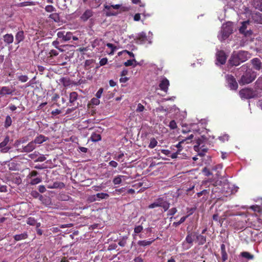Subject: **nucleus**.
I'll return each mask as SVG.
<instances>
[{"instance_id": "17", "label": "nucleus", "mask_w": 262, "mask_h": 262, "mask_svg": "<svg viewBox=\"0 0 262 262\" xmlns=\"http://www.w3.org/2000/svg\"><path fill=\"white\" fill-rule=\"evenodd\" d=\"M253 68L256 70H260L261 68L262 63L258 58H254L251 60Z\"/></svg>"}, {"instance_id": "40", "label": "nucleus", "mask_w": 262, "mask_h": 262, "mask_svg": "<svg viewBox=\"0 0 262 262\" xmlns=\"http://www.w3.org/2000/svg\"><path fill=\"white\" fill-rule=\"evenodd\" d=\"M8 167L10 170H16L18 169V165L15 162H9Z\"/></svg>"}, {"instance_id": "29", "label": "nucleus", "mask_w": 262, "mask_h": 262, "mask_svg": "<svg viewBox=\"0 0 262 262\" xmlns=\"http://www.w3.org/2000/svg\"><path fill=\"white\" fill-rule=\"evenodd\" d=\"M196 239L199 245H203L206 242V236L202 234H198L196 235Z\"/></svg>"}, {"instance_id": "10", "label": "nucleus", "mask_w": 262, "mask_h": 262, "mask_svg": "<svg viewBox=\"0 0 262 262\" xmlns=\"http://www.w3.org/2000/svg\"><path fill=\"white\" fill-rule=\"evenodd\" d=\"M9 137L7 136L5 138L3 141L0 143V149L2 152L6 153L11 149L10 147L7 146L8 142H9Z\"/></svg>"}, {"instance_id": "7", "label": "nucleus", "mask_w": 262, "mask_h": 262, "mask_svg": "<svg viewBox=\"0 0 262 262\" xmlns=\"http://www.w3.org/2000/svg\"><path fill=\"white\" fill-rule=\"evenodd\" d=\"M216 64H224L226 63L227 56L224 51L218 50L216 53Z\"/></svg>"}, {"instance_id": "43", "label": "nucleus", "mask_w": 262, "mask_h": 262, "mask_svg": "<svg viewBox=\"0 0 262 262\" xmlns=\"http://www.w3.org/2000/svg\"><path fill=\"white\" fill-rule=\"evenodd\" d=\"M96 196L98 200H100V199H105L108 198L109 195L106 193L101 192L97 193Z\"/></svg>"}, {"instance_id": "59", "label": "nucleus", "mask_w": 262, "mask_h": 262, "mask_svg": "<svg viewBox=\"0 0 262 262\" xmlns=\"http://www.w3.org/2000/svg\"><path fill=\"white\" fill-rule=\"evenodd\" d=\"M117 14V12L113 10V9L106 10V14L107 16L116 15Z\"/></svg>"}, {"instance_id": "11", "label": "nucleus", "mask_w": 262, "mask_h": 262, "mask_svg": "<svg viewBox=\"0 0 262 262\" xmlns=\"http://www.w3.org/2000/svg\"><path fill=\"white\" fill-rule=\"evenodd\" d=\"M230 64L232 66H237L243 62L238 59V56L235 52H234L229 60Z\"/></svg>"}, {"instance_id": "30", "label": "nucleus", "mask_w": 262, "mask_h": 262, "mask_svg": "<svg viewBox=\"0 0 262 262\" xmlns=\"http://www.w3.org/2000/svg\"><path fill=\"white\" fill-rule=\"evenodd\" d=\"M223 166L221 164H217L214 166H212L211 170L213 171H217V173L216 174L217 177H219L221 176V170L222 169Z\"/></svg>"}, {"instance_id": "41", "label": "nucleus", "mask_w": 262, "mask_h": 262, "mask_svg": "<svg viewBox=\"0 0 262 262\" xmlns=\"http://www.w3.org/2000/svg\"><path fill=\"white\" fill-rule=\"evenodd\" d=\"M104 8L106 10H110V9H115L118 10L121 7V5L119 4L116 5H104Z\"/></svg>"}, {"instance_id": "20", "label": "nucleus", "mask_w": 262, "mask_h": 262, "mask_svg": "<svg viewBox=\"0 0 262 262\" xmlns=\"http://www.w3.org/2000/svg\"><path fill=\"white\" fill-rule=\"evenodd\" d=\"M48 138L47 137L43 135H39L33 140L34 144H41L44 142H46L48 140Z\"/></svg>"}, {"instance_id": "5", "label": "nucleus", "mask_w": 262, "mask_h": 262, "mask_svg": "<svg viewBox=\"0 0 262 262\" xmlns=\"http://www.w3.org/2000/svg\"><path fill=\"white\" fill-rule=\"evenodd\" d=\"M59 54L58 51L51 50L47 56L43 59V61L49 64H55L58 62V58L56 59V57Z\"/></svg>"}, {"instance_id": "19", "label": "nucleus", "mask_w": 262, "mask_h": 262, "mask_svg": "<svg viewBox=\"0 0 262 262\" xmlns=\"http://www.w3.org/2000/svg\"><path fill=\"white\" fill-rule=\"evenodd\" d=\"M25 39L24 32L23 30L19 31L15 35V44L18 45Z\"/></svg>"}, {"instance_id": "55", "label": "nucleus", "mask_w": 262, "mask_h": 262, "mask_svg": "<svg viewBox=\"0 0 262 262\" xmlns=\"http://www.w3.org/2000/svg\"><path fill=\"white\" fill-rule=\"evenodd\" d=\"M169 127L171 129H174L177 128V125L176 121L174 120H171L169 123Z\"/></svg>"}, {"instance_id": "1", "label": "nucleus", "mask_w": 262, "mask_h": 262, "mask_svg": "<svg viewBox=\"0 0 262 262\" xmlns=\"http://www.w3.org/2000/svg\"><path fill=\"white\" fill-rule=\"evenodd\" d=\"M240 69L241 72H243L238 80V83L241 85L250 84L256 79L257 76L256 73L246 64L243 65Z\"/></svg>"}, {"instance_id": "63", "label": "nucleus", "mask_w": 262, "mask_h": 262, "mask_svg": "<svg viewBox=\"0 0 262 262\" xmlns=\"http://www.w3.org/2000/svg\"><path fill=\"white\" fill-rule=\"evenodd\" d=\"M144 106L142 104H141V103H139L138 104L136 111L137 112H142L144 111Z\"/></svg>"}, {"instance_id": "21", "label": "nucleus", "mask_w": 262, "mask_h": 262, "mask_svg": "<svg viewBox=\"0 0 262 262\" xmlns=\"http://www.w3.org/2000/svg\"><path fill=\"white\" fill-rule=\"evenodd\" d=\"M137 43H143L147 40V37L145 33L141 32L139 33L135 39Z\"/></svg>"}, {"instance_id": "28", "label": "nucleus", "mask_w": 262, "mask_h": 262, "mask_svg": "<svg viewBox=\"0 0 262 262\" xmlns=\"http://www.w3.org/2000/svg\"><path fill=\"white\" fill-rule=\"evenodd\" d=\"M90 139L92 142H96L101 140V136L100 134L94 132L91 135Z\"/></svg>"}, {"instance_id": "45", "label": "nucleus", "mask_w": 262, "mask_h": 262, "mask_svg": "<svg viewBox=\"0 0 262 262\" xmlns=\"http://www.w3.org/2000/svg\"><path fill=\"white\" fill-rule=\"evenodd\" d=\"M158 144L157 141L155 138H152L150 139L149 144L148 145V147L150 149H152L155 148Z\"/></svg>"}, {"instance_id": "27", "label": "nucleus", "mask_w": 262, "mask_h": 262, "mask_svg": "<svg viewBox=\"0 0 262 262\" xmlns=\"http://www.w3.org/2000/svg\"><path fill=\"white\" fill-rule=\"evenodd\" d=\"M195 235V234H193V233L188 231L187 232V235L185 238V241L186 242V243L192 245L193 242L194 241V237Z\"/></svg>"}, {"instance_id": "25", "label": "nucleus", "mask_w": 262, "mask_h": 262, "mask_svg": "<svg viewBox=\"0 0 262 262\" xmlns=\"http://www.w3.org/2000/svg\"><path fill=\"white\" fill-rule=\"evenodd\" d=\"M4 42L8 45L12 43L14 41V37L12 34H6L3 36Z\"/></svg>"}, {"instance_id": "16", "label": "nucleus", "mask_w": 262, "mask_h": 262, "mask_svg": "<svg viewBox=\"0 0 262 262\" xmlns=\"http://www.w3.org/2000/svg\"><path fill=\"white\" fill-rule=\"evenodd\" d=\"M93 15V12L91 9H86L81 15L80 19L83 21H87Z\"/></svg>"}, {"instance_id": "9", "label": "nucleus", "mask_w": 262, "mask_h": 262, "mask_svg": "<svg viewBox=\"0 0 262 262\" xmlns=\"http://www.w3.org/2000/svg\"><path fill=\"white\" fill-rule=\"evenodd\" d=\"M36 147V145L33 141L30 142L27 145L23 146L21 148L18 150L21 152H30Z\"/></svg>"}, {"instance_id": "37", "label": "nucleus", "mask_w": 262, "mask_h": 262, "mask_svg": "<svg viewBox=\"0 0 262 262\" xmlns=\"http://www.w3.org/2000/svg\"><path fill=\"white\" fill-rule=\"evenodd\" d=\"M78 94L76 92H73L70 93L69 97V101L71 103H74V102L77 99Z\"/></svg>"}, {"instance_id": "23", "label": "nucleus", "mask_w": 262, "mask_h": 262, "mask_svg": "<svg viewBox=\"0 0 262 262\" xmlns=\"http://www.w3.org/2000/svg\"><path fill=\"white\" fill-rule=\"evenodd\" d=\"M14 90H12L8 86H3L0 89V95L5 96L6 95H11L13 94Z\"/></svg>"}, {"instance_id": "50", "label": "nucleus", "mask_w": 262, "mask_h": 262, "mask_svg": "<svg viewBox=\"0 0 262 262\" xmlns=\"http://www.w3.org/2000/svg\"><path fill=\"white\" fill-rule=\"evenodd\" d=\"M41 182V178H36L32 179L30 182V184L31 185H34L40 183Z\"/></svg>"}, {"instance_id": "51", "label": "nucleus", "mask_w": 262, "mask_h": 262, "mask_svg": "<svg viewBox=\"0 0 262 262\" xmlns=\"http://www.w3.org/2000/svg\"><path fill=\"white\" fill-rule=\"evenodd\" d=\"M46 12L51 13L56 11V9L52 5H47L45 8Z\"/></svg>"}, {"instance_id": "3", "label": "nucleus", "mask_w": 262, "mask_h": 262, "mask_svg": "<svg viewBox=\"0 0 262 262\" xmlns=\"http://www.w3.org/2000/svg\"><path fill=\"white\" fill-rule=\"evenodd\" d=\"M170 206V203L166 201L163 198H159L148 206L150 209L157 207H162L164 211L168 210Z\"/></svg>"}, {"instance_id": "13", "label": "nucleus", "mask_w": 262, "mask_h": 262, "mask_svg": "<svg viewBox=\"0 0 262 262\" xmlns=\"http://www.w3.org/2000/svg\"><path fill=\"white\" fill-rule=\"evenodd\" d=\"M207 141V138L204 136H201L196 140V145L193 146V149L195 151L200 150V146L205 144Z\"/></svg>"}, {"instance_id": "38", "label": "nucleus", "mask_w": 262, "mask_h": 262, "mask_svg": "<svg viewBox=\"0 0 262 262\" xmlns=\"http://www.w3.org/2000/svg\"><path fill=\"white\" fill-rule=\"evenodd\" d=\"M249 24V21H245L242 23V26L240 27L239 31L241 33H245V31L248 29V25Z\"/></svg>"}, {"instance_id": "60", "label": "nucleus", "mask_w": 262, "mask_h": 262, "mask_svg": "<svg viewBox=\"0 0 262 262\" xmlns=\"http://www.w3.org/2000/svg\"><path fill=\"white\" fill-rule=\"evenodd\" d=\"M203 172L205 174L206 176H209L212 175V172L210 171L208 168L207 167H204L202 170Z\"/></svg>"}, {"instance_id": "57", "label": "nucleus", "mask_w": 262, "mask_h": 262, "mask_svg": "<svg viewBox=\"0 0 262 262\" xmlns=\"http://www.w3.org/2000/svg\"><path fill=\"white\" fill-rule=\"evenodd\" d=\"M143 227L141 225L136 226L134 228V232L135 233H139L143 230Z\"/></svg>"}, {"instance_id": "18", "label": "nucleus", "mask_w": 262, "mask_h": 262, "mask_svg": "<svg viewBox=\"0 0 262 262\" xmlns=\"http://www.w3.org/2000/svg\"><path fill=\"white\" fill-rule=\"evenodd\" d=\"M254 89L257 91V92L262 93V75L259 76L254 82Z\"/></svg>"}, {"instance_id": "44", "label": "nucleus", "mask_w": 262, "mask_h": 262, "mask_svg": "<svg viewBox=\"0 0 262 262\" xmlns=\"http://www.w3.org/2000/svg\"><path fill=\"white\" fill-rule=\"evenodd\" d=\"M101 43H103L101 39L97 38L95 39L92 43V46L93 48L99 46Z\"/></svg>"}, {"instance_id": "48", "label": "nucleus", "mask_w": 262, "mask_h": 262, "mask_svg": "<svg viewBox=\"0 0 262 262\" xmlns=\"http://www.w3.org/2000/svg\"><path fill=\"white\" fill-rule=\"evenodd\" d=\"M187 217H188V215L182 217L179 222H174L173 223V226L177 227L179 225H180V224H181L182 223H184L185 221V220Z\"/></svg>"}, {"instance_id": "6", "label": "nucleus", "mask_w": 262, "mask_h": 262, "mask_svg": "<svg viewBox=\"0 0 262 262\" xmlns=\"http://www.w3.org/2000/svg\"><path fill=\"white\" fill-rule=\"evenodd\" d=\"M225 79L228 88L231 90L236 91L238 85L235 78L232 75L227 74L225 75Z\"/></svg>"}, {"instance_id": "26", "label": "nucleus", "mask_w": 262, "mask_h": 262, "mask_svg": "<svg viewBox=\"0 0 262 262\" xmlns=\"http://www.w3.org/2000/svg\"><path fill=\"white\" fill-rule=\"evenodd\" d=\"M28 237V234L27 232H24L19 234H16L14 236L15 241L17 242L23 239H25Z\"/></svg>"}, {"instance_id": "32", "label": "nucleus", "mask_w": 262, "mask_h": 262, "mask_svg": "<svg viewBox=\"0 0 262 262\" xmlns=\"http://www.w3.org/2000/svg\"><path fill=\"white\" fill-rule=\"evenodd\" d=\"M208 151V148L205 145V144L202 145L200 146L199 151H197L198 152V155L203 157Z\"/></svg>"}, {"instance_id": "58", "label": "nucleus", "mask_w": 262, "mask_h": 262, "mask_svg": "<svg viewBox=\"0 0 262 262\" xmlns=\"http://www.w3.org/2000/svg\"><path fill=\"white\" fill-rule=\"evenodd\" d=\"M219 139L223 142L227 141L229 139V136L228 135L225 134L219 137Z\"/></svg>"}, {"instance_id": "39", "label": "nucleus", "mask_w": 262, "mask_h": 262, "mask_svg": "<svg viewBox=\"0 0 262 262\" xmlns=\"http://www.w3.org/2000/svg\"><path fill=\"white\" fill-rule=\"evenodd\" d=\"M241 255L248 260H251L254 258V255L248 252H243L241 253Z\"/></svg>"}, {"instance_id": "56", "label": "nucleus", "mask_w": 262, "mask_h": 262, "mask_svg": "<svg viewBox=\"0 0 262 262\" xmlns=\"http://www.w3.org/2000/svg\"><path fill=\"white\" fill-rule=\"evenodd\" d=\"M177 212L176 208L174 207L168 210L167 213L168 216H172Z\"/></svg>"}, {"instance_id": "14", "label": "nucleus", "mask_w": 262, "mask_h": 262, "mask_svg": "<svg viewBox=\"0 0 262 262\" xmlns=\"http://www.w3.org/2000/svg\"><path fill=\"white\" fill-rule=\"evenodd\" d=\"M235 53L238 56V59H240L243 62L246 61L250 58L249 54L247 51H239Z\"/></svg>"}, {"instance_id": "62", "label": "nucleus", "mask_w": 262, "mask_h": 262, "mask_svg": "<svg viewBox=\"0 0 262 262\" xmlns=\"http://www.w3.org/2000/svg\"><path fill=\"white\" fill-rule=\"evenodd\" d=\"M46 160V158L44 155H42L39 157H37V158L34 160V162H43Z\"/></svg>"}, {"instance_id": "24", "label": "nucleus", "mask_w": 262, "mask_h": 262, "mask_svg": "<svg viewBox=\"0 0 262 262\" xmlns=\"http://www.w3.org/2000/svg\"><path fill=\"white\" fill-rule=\"evenodd\" d=\"M221 254L223 262H225L228 259V254L226 251V247L224 244L221 245Z\"/></svg>"}, {"instance_id": "8", "label": "nucleus", "mask_w": 262, "mask_h": 262, "mask_svg": "<svg viewBox=\"0 0 262 262\" xmlns=\"http://www.w3.org/2000/svg\"><path fill=\"white\" fill-rule=\"evenodd\" d=\"M57 37L61 39L63 41L70 40L72 37V33L70 32H66L64 31H59L57 33Z\"/></svg>"}, {"instance_id": "47", "label": "nucleus", "mask_w": 262, "mask_h": 262, "mask_svg": "<svg viewBox=\"0 0 262 262\" xmlns=\"http://www.w3.org/2000/svg\"><path fill=\"white\" fill-rule=\"evenodd\" d=\"M12 123V119L10 116H7L5 121V127L8 128Z\"/></svg>"}, {"instance_id": "4", "label": "nucleus", "mask_w": 262, "mask_h": 262, "mask_svg": "<svg viewBox=\"0 0 262 262\" xmlns=\"http://www.w3.org/2000/svg\"><path fill=\"white\" fill-rule=\"evenodd\" d=\"M232 27L230 25H223L220 33L217 37L221 41L225 40L232 33Z\"/></svg>"}, {"instance_id": "49", "label": "nucleus", "mask_w": 262, "mask_h": 262, "mask_svg": "<svg viewBox=\"0 0 262 262\" xmlns=\"http://www.w3.org/2000/svg\"><path fill=\"white\" fill-rule=\"evenodd\" d=\"M27 224L31 226H34L36 223V221L34 217H30L27 220Z\"/></svg>"}, {"instance_id": "33", "label": "nucleus", "mask_w": 262, "mask_h": 262, "mask_svg": "<svg viewBox=\"0 0 262 262\" xmlns=\"http://www.w3.org/2000/svg\"><path fill=\"white\" fill-rule=\"evenodd\" d=\"M60 98L59 95L56 93L54 94L53 96L52 97L51 100L53 102V104L52 106H54L55 105L59 107L60 106V104L57 102L58 99Z\"/></svg>"}, {"instance_id": "12", "label": "nucleus", "mask_w": 262, "mask_h": 262, "mask_svg": "<svg viewBox=\"0 0 262 262\" xmlns=\"http://www.w3.org/2000/svg\"><path fill=\"white\" fill-rule=\"evenodd\" d=\"M221 190L223 193H225L226 195L232 193L233 191V189L230 187V184L229 183L227 180H225L223 182V186Z\"/></svg>"}, {"instance_id": "42", "label": "nucleus", "mask_w": 262, "mask_h": 262, "mask_svg": "<svg viewBox=\"0 0 262 262\" xmlns=\"http://www.w3.org/2000/svg\"><path fill=\"white\" fill-rule=\"evenodd\" d=\"M49 17L52 19H53L55 22H59L60 21L59 15L57 13H53L51 14Z\"/></svg>"}, {"instance_id": "31", "label": "nucleus", "mask_w": 262, "mask_h": 262, "mask_svg": "<svg viewBox=\"0 0 262 262\" xmlns=\"http://www.w3.org/2000/svg\"><path fill=\"white\" fill-rule=\"evenodd\" d=\"M155 239L152 240H143V241H139L137 243L138 245L140 246L145 247L147 246L150 245L154 242Z\"/></svg>"}, {"instance_id": "64", "label": "nucleus", "mask_w": 262, "mask_h": 262, "mask_svg": "<svg viewBox=\"0 0 262 262\" xmlns=\"http://www.w3.org/2000/svg\"><path fill=\"white\" fill-rule=\"evenodd\" d=\"M106 46L111 49L112 50V52H111V53H113L115 51V50L116 49V47L112 43H107L106 44Z\"/></svg>"}, {"instance_id": "52", "label": "nucleus", "mask_w": 262, "mask_h": 262, "mask_svg": "<svg viewBox=\"0 0 262 262\" xmlns=\"http://www.w3.org/2000/svg\"><path fill=\"white\" fill-rule=\"evenodd\" d=\"M213 220L215 221L219 222L221 225L222 224L223 221L222 219H220L217 213L214 214L212 216Z\"/></svg>"}, {"instance_id": "36", "label": "nucleus", "mask_w": 262, "mask_h": 262, "mask_svg": "<svg viewBox=\"0 0 262 262\" xmlns=\"http://www.w3.org/2000/svg\"><path fill=\"white\" fill-rule=\"evenodd\" d=\"M139 63L137 62L135 59H133L132 60H127L124 63V66L126 67L133 66L134 67H135Z\"/></svg>"}, {"instance_id": "22", "label": "nucleus", "mask_w": 262, "mask_h": 262, "mask_svg": "<svg viewBox=\"0 0 262 262\" xmlns=\"http://www.w3.org/2000/svg\"><path fill=\"white\" fill-rule=\"evenodd\" d=\"M252 19L255 23L262 24V13L260 12L253 13Z\"/></svg>"}, {"instance_id": "15", "label": "nucleus", "mask_w": 262, "mask_h": 262, "mask_svg": "<svg viewBox=\"0 0 262 262\" xmlns=\"http://www.w3.org/2000/svg\"><path fill=\"white\" fill-rule=\"evenodd\" d=\"M169 85V82L168 80L166 78H163L159 83V87L160 89L165 92H167Z\"/></svg>"}, {"instance_id": "34", "label": "nucleus", "mask_w": 262, "mask_h": 262, "mask_svg": "<svg viewBox=\"0 0 262 262\" xmlns=\"http://www.w3.org/2000/svg\"><path fill=\"white\" fill-rule=\"evenodd\" d=\"M94 63V59H88L86 60L84 62V69L85 70H89L90 68L93 67Z\"/></svg>"}, {"instance_id": "2", "label": "nucleus", "mask_w": 262, "mask_h": 262, "mask_svg": "<svg viewBox=\"0 0 262 262\" xmlns=\"http://www.w3.org/2000/svg\"><path fill=\"white\" fill-rule=\"evenodd\" d=\"M239 95L242 99H252L260 98L262 95L254 89L245 88L239 91Z\"/></svg>"}, {"instance_id": "61", "label": "nucleus", "mask_w": 262, "mask_h": 262, "mask_svg": "<svg viewBox=\"0 0 262 262\" xmlns=\"http://www.w3.org/2000/svg\"><path fill=\"white\" fill-rule=\"evenodd\" d=\"M91 103L95 105H97L100 103V100L97 98H93L91 100Z\"/></svg>"}, {"instance_id": "35", "label": "nucleus", "mask_w": 262, "mask_h": 262, "mask_svg": "<svg viewBox=\"0 0 262 262\" xmlns=\"http://www.w3.org/2000/svg\"><path fill=\"white\" fill-rule=\"evenodd\" d=\"M65 184L63 182H55L52 185V187H50V189L55 188H64Z\"/></svg>"}, {"instance_id": "53", "label": "nucleus", "mask_w": 262, "mask_h": 262, "mask_svg": "<svg viewBox=\"0 0 262 262\" xmlns=\"http://www.w3.org/2000/svg\"><path fill=\"white\" fill-rule=\"evenodd\" d=\"M17 79L21 82H25L28 81L29 78L27 75H20L17 77Z\"/></svg>"}, {"instance_id": "46", "label": "nucleus", "mask_w": 262, "mask_h": 262, "mask_svg": "<svg viewBox=\"0 0 262 262\" xmlns=\"http://www.w3.org/2000/svg\"><path fill=\"white\" fill-rule=\"evenodd\" d=\"M122 177H124L123 176H118L117 177H115L113 180V183L115 184V185H117V184H120L122 182V179L121 178Z\"/></svg>"}, {"instance_id": "54", "label": "nucleus", "mask_w": 262, "mask_h": 262, "mask_svg": "<svg viewBox=\"0 0 262 262\" xmlns=\"http://www.w3.org/2000/svg\"><path fill=\"white\" fill-rule=\"evenodd\" d=\"M39 155V152L35 151L32 154H29L28 157L33 160H35L37 158L38 156Z\"/></svg>"}]
</instances>
